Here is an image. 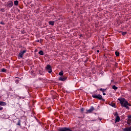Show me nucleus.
Instances as JSON below:
<instances>
[{
	"mask_svg": "<svg viewBox=\"0 0 131 131\" xmlns=\"http://www.w3.org/2000/svg\"><path fill=\"white\" fill-rule=\"evenodd\" d=\"M118 101H120V103L122 107H125L126 109L129 110V107L131 106V105L126 101V100H125V99L119 98L118 99Z\"/></svg>",
	"mask_w": 131,
	"mask_h": 131,
	"instance_id": "nucleus-1",
	"label": "nucleus"
},
{
	"mask_svg": "<svg viewBox=\"0 0 131 131\" xmlns=\"http://www.w3.org/2000/svg\"><path fill=\"white\" fill-rule=\"evenodd\" d=\"M93 98H94V99H98V100H102L103 99V97H102V95L98 94V95H96L94 94L92 95Z\"/></svg>",
	"mask_w": 131,
	"mask_h": 131,
	"instance_id": "nucleus-2",
	"label": "nucleus"
},
{
	"mask_svg": "<svg viewBox=\"0 0 131 131\" xmlns=\"http://www.w3.org/2000/svg\"><path fill=\"white\" fill-rule=\"evenodd\" d=\"M59 131H72L71 129L67 127H61L58 129Z\"/></svg>",
	"mask_w": 131,
	"mask_h": 131,
	"instance_id": "nucleus-3",
	"label": "nucleus"
},
{
	"mask_svg": "<svg viewBox=\"0 0 131 131\" xmlns=\"http://www.w3.org/2000/svg\"><path fill=\"white\" fill-rule=\"evenodd\" d=\"M47 69L48 70V72H49V73H52V68L51 67V66L49 64L47 65Z\"/></svg>",
	"mask_w": 131,
	"mask_h": 131,
	"instance_id": "nucleus-4",
	"label": "nucleus"
},
{
	"mask_svg": "<svg viewBox=\"0 0 131 131\" xmlns=\"http://www.w3.org/2000/svg\"><path fill=\"white\" fill-rule=\"evenodd\" d=\"M13 2L12 1H9L8 3H7V6L9 7V8H12V7H13Z\"/></svg>",
	"mask_w": 131,
	"mask_h": 131,
	"instance_id": "nucleus-5",
	"label": "nucleus"
},
{
	"mask_svg": "<svg viewBox=\"0 0 131 131\" xmlns=\"http://www.w3.org/2000/svg\"><path fill=\"white\" fill-rule=\"evenodd\" d=\"M25 53H26V50H23L22 52H21L19 54V57L23 58V55H24Z\"/></svg>",
	"mask_w": 131,
	"mask_h": 131,
	"instance_id": "nucleus-6",
	"label": "nucleus"
},
{
	"mask_svg": "<svg viewBox=\"0 0 131 131\" xmlns=\"http://www.w3.org/2000/svg\"><path fill=\"white\" fill-rule=\"evenodd\" d=\"M66 79H67V77H60L59 78V80H60V81H65Z\"/></svg>",
	"mask_w": 131,
	"mask_h": 131,
	"instance_id": "nucleus-7",
	"label": "nucleus"
},
{
	"mask_svg": "<svg viewBox=\"0 0 131 131\" xmlns=\"http://www.w3.org/2000/svg\"><path fill=\"white\" fill-rule=\"evenodd\" d=\"M94 107L92 106L89 110H87V113H92L94 111Z\"/></svg>",
	"mask_w": 131,
	"mask_h": 131,
	"instance_id": "nucleus-8",
	"label": "nucleus"
},
{
	"mask_svg": "<svg viewBox=\"0 0 131 131\" xmlns=\"http://www.w3.org/2000/svg\"><path fill=\"white\" fill-rule=\"evenodd\" d=\"M120 121V118L119 117V116H117L115 119V123H117V122H119V121Z\"/></svg>",
	"mask_w": 131,
	"mask_h": 131,
	"instance_id": "nucleus-9",
	"label": "nucleus"
},
{
	"mask_svg": "<svg viewBox=\"0 0 131 131\" xmlns=\"http://www.w3.org/2000/svg\"><path fill=\"white\" fill-rule=\"evenodd\" d=\"M123 131H131V126L123 129Z\"/></svg>",
	"mask_w": 131,
	"mask_h": 131,
	"instance_id": "nucleus-10",
	"label": "nucleus"
},
{
	"mask_svg": "<svg viewBox=\"0 0 131 131\" xmlns=\"http://www.w3.org/2000/svg\"><path fill=\"white\" fill-rule=\"evenodd\" d=\"M6 105H7V103L4 101H0V106H6Z\"/></svg>",
	"mask_w": 131,
	"mask_h": 131,
	"instance_id": "nucleus-11",
	"label": "nucleus"
},
{
	"mask_svg": "<svg viewBox=\"0 0 131 131\" xmlns=\"http://www.w3.org/2000/svg\"><path fill=\"white\" fill-rule=\"evenodd\" d=\"M14 5L15 6H18V5H19V2L18 1H15Z\"/></svg>",
	"mask_w": 131,
	"mask_h": 131,
	"instance_id": "nucleus-12",
	"label": "nucleus"
},
{
	"mask_svg": "<svg viewBox=\"0 0 131 131\" xmlns=\"http://www.w3.org/2000/svg\"><path fill=\"white\" fill-rule=\"evenodd\" d=\"M49 23L50 25H52V26H53V25H54V24H55V23L53 21H50L49 22Z\"/></svg>",
	"mask_w": 131,
	"mask_h": 131,
	"instance_id": "nucleus-13",
	"label": "nucleus"
},
{
	"mask_svg": "<svg viewBox=\"0 0 131 131\" xmlns=\"http://www.w3.org/2000/svg\"><path fill=\"white\" fill-rule=\"evenodd\" d=\"M38 54H39V55H41V56H42V55H43V51L40 50V51L39 52Z\"/></svg>",
	"mask_w": 131,
	"mask_h": 131,
	"instance_id": "nucleus-14",
	"label": "nucleus"
},
{
	"mask_svg": "<svg viewBox=\"0 0 131 131\" xmlns=\"http://www.w3.org/2000/svg\"><path fill=\"white\" fill-rule=\"evenodd\" d=\"M112 89H113V90H115V91H116V90H117L118 88L116 87V86H115V85H113L112 87Z\"/></svg>",
	"mask_w": 131,
	"mask_h": 131,
	"instance_id": "nucleus-15",
	"label": "nucleus"
},
{
	"mask_svg": "<svg viewBox=\"0 0 131 131\" xmlns=\"http://www.w3.org/2000/svg\"><path fill=\"white\" fill-rule=\"evenodd\" d=\"M127 124H128V125H131V121L128 120V121L127 122Z\"/></svg>",
	"mask_w": 131,
	"mask_h": 131,
	"instance_id": "nucleus-16",
	"label": "nucleus"
},
{
	"mask_svg": "<svg viewBox=\"0 0 131 131\" xmlns=\"http://www.w3.org/2000/svg\"><path fill=\"white\" fill-rule=\"evenodd\" d=\"M63 74L64 73H63V71H61L59 73V75H60L61 76H62V75H63Z\"/></svg>",
	"mask_w": 131,
	"mask_h": 131,
	"instance_id": "nucleus-17",
	"label": "nucleus"
},
{
	"mask_svg": "<svg viewBox=\"0 0 131 131\" xmlns=\"http://www.w3.org/2000/svg\"><path fill=\"white\" fill-rule=\"evenodd\" d=\"M99 90L101 91V92H105V91H106V89H103L102 88H100Z\"/></svg>",
	"mask_w": 131,
	"mask_h": 131,
	"instance_id": "nucleus-18",
	"label": "nucleus"
},
{
	"mask_svg": "<svg viewBox=\"0 0 131 131\" xmlns=\"http://www.w3.org/2000/svg\"><path fill=\"white\" fill-rule=\"evenodd\" d=\"M115 54H116V56H119V52L116 51L115 52Z\"/></svg>",
	"mask_w": 131,
	"mask_h": 131,
	"instance_id": "nucleus-19",
	"label": "nucleus"
},
{
	"mask_svg": "<svg viewBox=\"0 0 131 131\" xmlns=\"http://www.w3.org/2000/svg\"><path fill=\"white\" fill-rule=\"evenodd\" d=\"M2 72H6L7 71V70L5 69H3L2 70Z\"/></svg>",
	"mask_w": 131,
	"mask_h": 131,
	"instance_id": "nucleus-20",
	"label": "nucleus"
},
{
	"mask_svg": "<svg viewBox=\"0 0 131 131\" xmlns=\"http://www.w3.org/2000/svg\"><path fill=\"white\" fill-rule=\"evenodd\" d=\"M122 35H125V34H126V32H122Z\"/></svg>",
	"mask_w": 131,
	"mask_h": 131,
	"instance_id": "nucleus-21",
	"label": "nucleus"
},
{
	"mask_svg": "<svg viewBox=\"0 0 131 131\" xmlns=\"http://www.w3.org/2000/svg\"><path fill=\"white\" fill-rule=\"evenodd\" d=\"M15 82H16V83H19V80H16Z\"/></svg>",
	"mask_w": 131,
	"mask_h": 131,
	"instance_id": "nucleus-22",
	"label": "nucleus"
},
{
	"mask_svg": "<svg viewBox=\"0 0 131 131\" xmlns=\"http://www.w3.org/2000/svg\"><path fill=\"white\" fill-rule=\"evenodd\" d=\"M112 107H114V108L116 107V106H115V104L112 105Z\"/></svg>",
	"mask_w": 131,
	"mask_h": 131,
	"instance_id": "nucleus-23",
	"label": "nucleus"
},
{
	"mask_svg": "<svg viewBox=\"0 0 131 131\" xmlns=\"http://www.w3.org/2000/svg\"><path fill=\"white\" fill-rule=\"evenodd\" d=\"M3 109H4V107L0 106V111L3 110Z\"/></svg>",
	"mask_w": 131,
	"mask_h": 131,
	"instance_id": "nucleus-24",
	"label": "nucleus"
},
{
	"mask_svg": "<svg viewBox=\"0 0 131 131\" xmlns=\"http://www.w3.org/2000/svg\"><path fill=\"white\" fill-rule=\"evenodd\" d=\"M84 109L83 108H81V112H83L84 111Z\"/></svg>",
	"mask_w": 131,
	"mask_h": 131,
	"instance_id": "nucleus-25",
	"label": "nucleus"
},
{
	"mask_svg": "<svg viewBox=\"0 0 131 131\" xmlns=\"http://www.w3.org/2000/svg\"><path fill=\"white\" fill-rule=\"evenodd\" d=\"M103 96H106V93H105V92H103Z\"/></svg>",
	"mask_w": 131,
	"mask_h": 131,
	"instance_id": "nucleus-26",
	"label": "nucleus"
},
{
	"mask_svg": "<svg viewBox=\"0 0 131 131\" xmlns=\"http://www.w3.org/2000/svg\"><path fill=\"white\" fill-rule=\"evenodd\" d=\"M17 125H20V121H18V123H17Z\"/></svg>",
	"mask_w": 131,
	"mask_h": 131,
	"instance_id": "nucleus-27",
	"label": "nucleus"
},
{
	"mask_svg": "<svg viewBox=\"0 0 131 131\" xmlns=\"http://www.w3.org/2000/svg\"><path fill=\"white\" fill-rule=\"evenodd\" d=\"M1 24H3V25H4V24H5L4 23H3V22H1Z\"/></svg>",
	"mask_w": 131,
	"mask_h": 131,
	"instance_id": "nucleus-28",
	"label": "nucleus"
},
{
	"mask_svg": "<svg viewBox=\"0 0 131 131\" xmlns=\"http://www.w3.org/2000/svg\"><path fill=\"white\" fill-rule=\"evenodd\" d=\"M97 53H100V51L99 50H97Z\"/></svg>",
	"mask_w": 131,
	"mask_h": 131,
	"instance_id": "nucleus-29",
	"label": "nucleus"
}]
</instances>
